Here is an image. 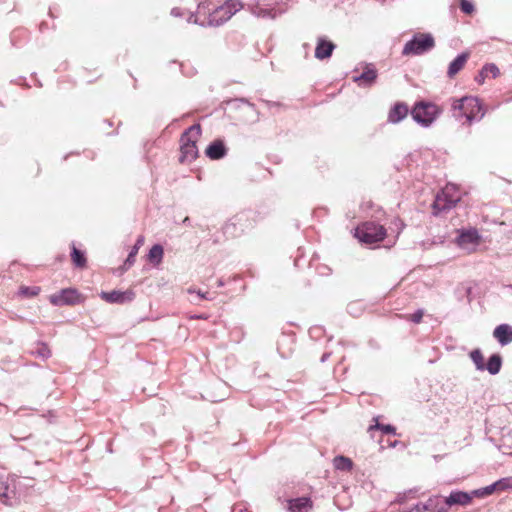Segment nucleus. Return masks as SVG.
Here are the masks:
<instances>
[{
  "instance_id": "f257e3e1",
  "label": "nucleus",
  "mask_w": 512,
  "mask_h": 512,
  "mask_svg": "<svg viewBox=\"0 0 512 512\" xmlns=\"http://www.w3.org/2000/svg\"><path fill=\"white\" fill-rule=\"evenodd\" d=\"M242 8L239 0H202L196 14H190L187 23L218 26L229 20Z\"/></svg>"
},
{
  "instance_id": "f03ea898",
  "label": "nucleus",
  "mask_w": 512,
  "mask_h": 512,
  "mask_svg": "<svg viewBox=\"0 0 512 512\" xmlns=\"http://www.w3.org/2000/svg\"><path fill=\"white\" fill-rule=\"evenodd\" d=\"M452 113L458 120H464V124L471 125L475 120H480L485 115V109L479 98L464 96L452 100Z\"/></svg>"
},
{
  "instance_id": "7ed1b4c3",
  "label": "nucleus",
  "mask_w": 512,
  "mask_h": 512,
  "mask_svg": "<svg viewBox=\"0 0 512 512\" xmlns=\"http://www.w3.org/2000/svg\"><path fill=\"white\" fill-rule=\"evenodd\" d=\"M201 127L200 125H192L189 127L181 136L180 139V161L182 163H190L196 159L198 155V149L196 142L200 138Z\"/></svg>"
},
{
  "instance_id": "20e7f679",
  "label": "nucleus",
  "mask_w": 512,
  "mask_h": 512,
  "mask_svg": "<svg viewBox=\"0 0 512 512\" xmlns=\"http://www.w3.org/2000/svg\"><path fill=\"white\" fill-rule=\"evenodd\" d=\"M462 193L455 184H447L437 195L432 205L434 214L451 209L461 200Z\"/></svg>"
},
{
  "instance_id": "39448f33",
  "label": "nucleus",
  "mask_w": 512,
  "mask_h": 512,
  "mask_svg": "<svg viewBox=\"0 0 512 512\" xmlns=\"http://www.w3.org/2000/svg\"><path fill=\"white\" fill-rule=\"evenodd\" d=\"M440 112L441 109L436 104L421 101L415 104L411 110V115L417 123L429 126L435 121Z\"/></svg>"
},
{
  "instance_id": "423d86ee",
  "label": "nucleus",
  "mask_w": 512,
  "mask_h": 512,
  "mask_svg": "<svg viewBox=\"0 0 512 512\" xmlns=\"http://www.w3.org/2000/svg\"><path fill=\"white\" fill-rule=\"evenodd\" d=\"M435 46L434 38L428 33H417L408 41L404 48V55H421Z\"/></svg>"
},
{
  "instance_id": "0eeeda50",
  "label": "nucleus",
  "mask_w": 512,
  "mask_h": 512,
  "mask_svg": "<svg viewBox=\"0 0 512 512\" xmlns=\"http://www.w3.org/2000/svg\"><path fill=\"white\" fill-rule=\"evenodd\" d=\"M355 237L361 243L373 246L384 239V231L382 226L367 222L356 228Z\"/></svg>"
},
{
  "instance_id": "6e6552de",
  "label": "nucleus",
  "mask_w": 512,
  "mask_h": 512,
  "mask_svg": "<svg viewBox=\"0 0 512 512\" xmlns=\"http://www.w3.org/2000/svg\"><path fill=\"white\" fill-rule=\"evenodd\" d=\"M50 302L56 306L74 305L82 301V297L76 289H63L59 293L49 297Z\"/></svg>"
},
{
  "instance_id": "1a4fd4ad",
  "label": "nucleus",
  "mask_w": 512,
  "mask_h": 512,
  "mask_svg": "<svg viewBox=\"0 0 512 512\" xmlns=\"http://www.w3.org/2000/svg\"><path fill=\"white\" fill-rule=\"evenodd\" d=\"M405 512H447L443 500L439 496L430 497L425 502H419Z\"/></svg>"
},
{
  "instance_id": "9d476101",
  "label": "nucleus",
  "mask_w": 512,
  "mask_h": 512,
  "mask_svg": "<svg viewBox=\"0 0 512 512\" xmlns=\"http://www.w3.org/2000/svg\"><path fill=\"white\" fill-rule=\"evenodd\" d=\"M100 297L108 303L123 304L131 302L135 298V293L133 290H113L111 292H101Z\"/></svg>"
},
{
  "instance_id": "9b49d317",
  "label": "nucleus",
  "mask_w": 512,
  "mask_h": 512,
  "mask_svg": "<svg viewBox=\"0 0 512 512\" xmlns=\"http://www.w3.org/2000/svg\"><path fill=\"white\" fill-rule=\"evenodd\" d=\"M458 244L464 249L474 250L480 244V236L475 230L462 232L458 237Z\"/></svg>"
},
{
  "instance_id": "f8f14e48",
  "label": "nucleus",
  "mask_w": 512,
  "mask_h": 512,
  "mask_svg": "<svg viewBox=\"0 0 512 512\" xmlns=\"http://www.w3.org/2000/svg\"><path fill=\"white\" fill-rule=\"evenodd\" d=\"M251 12L258 18L273 19L281 12H278L275 8L270 7L268 4L257 2L251 6Z\"/></svg>"
},
{
  "instance_id": "ddd939ff",
  "label": "nucleus",
  "mask_w": 512,
  "mask_h": 512,
  "mask_svg": "<svg viewBox=\"0 0 512 512\" xmlns=\"http://www.w3.org/2000/svg\"><path fill=\"white\" fill-rule=\"evenodd\" d=\"M287 509L289 512H310L312 502L308 497H300L287 501Z\"/></svg>"
},
{
  "instance_id": "4468645a",
  "label": "nucleus",
  "mask_w": 512,
  "mask_h": 512,
  "mask_svg": "<svg viewBox=\"0 0 512 512\" xmlns=\"http://www.w3.org/2000/svg\"><path fill=\"white\" fill-rule=\"evenodd\" d=\"M471 501H472V496L469 495L468 493L462 492V491H455V492H452L447 498H445V500H443V504L445 507L452 506L455 504L465 506V505L470 504Z\"/></svg>"
},
{
  "instance_id": "2eb2a0df",
  "label": "nucleus",
  "mask_w": 512,
  "mask_h": 512,
  "mask_svg": "<svg viewBox=\"0 0 512 512\" xmlns=\"http://www.w3.org/2000/svg\"><path fill=\"white\" fill-rule=\"evenodd\" d=\"M335 45L324 38H319L316 48L315 57L319 60L327 59L332 55Z\"/></svg>"
},
{
  "instance_id": "dca6fc26",
  "label": "nucleus",
  "mask_w": 512,
  "mask_h": 512,
  "mask_svg": "<svg viewBox=\"0 0 512 512\" xmlns=\"http://www.w3.org/2000/svg\"><path fill=\"white\" fill-rule=\"evenodd\" d=\"M493 336L501 345H507L512 342V326L501 324L493 331Z\"/></svg>"
},
{
  "instance_id": "f3484780",
  "label": "nucleus",
  "mask_w": 512,
  "mask_h": 512,
  "mask_svg": "<svg viewBox=\"0 0 512 512\" xmlns=\"http://www.w3.org/2000/svg\"><path fill=\"white\" fill-rule=\"evenodd\" d=\"M352 79L359 86H362V87L370 86L376 79V72L372 67L367 66L365 68L364 72H362L359 75H354L352 77Z\"/></svg>"
},
{
  "instance_id": "a211bd4d",
  "label": "nucleus",
  "mask_w": 512,
  "mask_h": 512,
  "mask_svg": "<svg viewBox=\"0 0 512 512\" xmlns=\"http://www.w3.org/2000/svg\"><path fill=\"white\" fill-rule=\"evenodd\" d=\"M409 108L404 103H396L389 111L388 119L392 123H398L407 117Z\"/></svg>"
},
{
  "instance_id": "6ab92c4d",
  "label": "nucleus",
  "mask_w": 512,
  "mask_h": 512,
  "mask_svg": "<svg viewBox=\"0 0 512 512\" xmlns=\"http://www.w3.org/2000/svg\"><path fill=\"white\" fill-rule=\"evenodd\" d=\"M469 58V54L468 53H462L460 55H458L449 65L448 67V71H447V74L450 78H453L456 76V74L461 71L467 60Z\"/></svg>"
},
{
  "instance_id": "aec40b11",
  "label": "nucleus",
  "mask_w": 512,
  "mask_h": 512,
  "mask_svg": "<svg viewBox=\"0 0 512 512\" xmlns=\"http://www.w3.org/2000/svg\"><path fill=\"white\" fill-rule=\"evenodd\" d=\"M500 74L499 68L493 64H486L482 67L481 71L479 72L478 76H476L475 80L479 84H483L485 79L488 77L496 78Z\"/></svg>"
},
{
  "instance_id": "412c9836",
  "label": "nucleus",
  "mask_w": 512,
  "mask_h": 512,
  "mask_svg": "<svg viewBox=\"0 0 512 512\" xmlns=\"http://www.w3.org/2000/svg\"><path fill=\"white\" fill-rule=\"evenodd\" d=\"M226 154V149L221 141H214L206 149V155L213 160L220 159Z\"/></svg>"
},
{
  "instance_id": "4be33fe9",
  "label": "nucleus",
  "mask_w": 512,
  "mask_h": 512,
  "mask_svg": "<svg viewBox=\"0 0 512 512\" xmlns=\"http://www.w3.org/2000/svg\"><path fill=\"white\" fill-rule=\"evenodd\" d=\"M163 256H164L163 247L159 244H155L149 250L147 259L154 267H158L163 260Z\"/></svg>"
},
{
  "instance_id": "5701e85b",
  "label": "nucleus",
  "mask_w": 512,
  "mask_h": 512,
  "mask_svg": "<svg viewBox=\"0 0 512 512\" xmlns=\"http://www.w3.org/2000/svg\"><path fill=\"white\" fill-rule=\"evenodd\" d=\"M374 424L368 427V434L371 439L381 443L382 438L384 436V425L380 423V417H376L373 419Z\"/></svg>"
},
{
  "instance_id": "b1692460",
  "label": "nucleus",
  "mask_w": 512,
  "mask_h": 512,
  "mask_svg": "<svg viewBox=\"0 0 512 512\" xmlns=\"http://www.w3.org/2000/svg\"><path fill=\"white\" fill-rule=\"evenodd\" d=\"M333 466L337 470L349 471L352 469L353 463L350 458L337 456L333 460Z\"/></svg>"
},
{
  "instance_id": "393cba45",
  "label": "nucleus",
  "mask_w": 512,
  "mask_h": 512,
  "mask_svg": "<svg viewBox=\"0 0 512 512\" xmlns=\"http://www.w3.org/2000/svg\"><path fill=\"white\" fill-rule=\"evenodd\" d=\"M501 357L497 354L495 355H492L489 360H488V363L486 365V369L491 373V374H496L499 372L500 368H501Z\"/></svg>"
},
{
  "instance_id": "a878e982",
  "label": "nucleus",
  "mask_w": 512,
  "mask_h": 512,
  "mask_svg": "<svg viewBox=\"0 0 512 512\" xmlns=\"http://www.w3.org/2000/svg\"><path fill=\"white\" fill-rule=\"evenodd\" d=\"M71 257H72V261L73 263L78 266V267H84L85 266V263H86V259H85V256L84 254L78 250L75 246H73L72 248V254H71Z\"/></svg>"
},
{
  "instance_id": "bb28decb",
  "label": "nucleus",
  "mask_w": 512,
  "mask_h": 512,
  "mask_svg": "<svg viewBox=\"0 0 512 512\" xmlns=\"http://www.w3.org/2000/svg\"><path fill=\"white\" fill-rule=\"evenodd\" d=\"M470 357H471L472 361L475 363L477 369H479V370L485 369L484 357L479 349L473 350L470 353Z\"/></svg>"
},
{
  "instance_id": "cd10ccee",
  "label": "nucleus",
  "mask_w": 512,
  "mask_h": 512,
  "mask_svg": "<svg viewBox=\"0 0 512 512\" xmlns=\"http://www.w3.org/2000/svg\"><path fill=\"white\" fill-rule=\"evenodd\" d=\"M143 242H144V238L139 237L136 244L134 245V247L132 248L131 252L129 253V255L126 259V264L132 265L134 263L135 256L137 255L138 250L141 247V245L143 244Z\"/></svg>"
},
{
  "instance_id": "c85d7f7f",
  "label": "nucleus",
  "mask_w": 512,
  "mask_h": 512,
  "mask_svg": "<svg viewBox=\"0 0 512 512\" xmlns=\"http://www.w3.org/2000/svg\"><path fill=\"white\" fill-rule=\"evenodd\" d=\"M497 491H505L512 488V477L502 478L495 482Z\"/></svg>"
},
{
  "instance_id": "c756f323",
  "label": "nucleus",
  "mask_w": 512,
  "mask_h": 512,
  "mask_svg": "<svg viewBox=\"0 0 512 512\" xmlns=\"http://www.w3.org/2000/svg\"><path fill=\"white\" fill-rule=\"evenodd\" d=\"M40 292V288L37 286L33 287H21L19 290V294L24 297H34L38 295Z\"/></svg>"
},
{
  "instance_id": "7c9ffc66",
  "label": "nucleus",
  "mask_w": 512,
  "mask_h": 512,
  "mask_svg": "<svg viewBox=\"0 0 512 512\" xmlns=\"http://www.w3.org/2000/svg\"><path fill=\"white\" fill-rule=\"evenodd\" d=\"M35 353H36L37 355H39L40 357H42L43 359H46V358L50 357V355H51V351H50V349H49V348H48V346H47V345H45V344H40V345L37 347V349H36Z\"/></svg>"
},
{
  "instance_id": "2f4dec72",
  "label": "nucleus",
  "mask_w": 512,
  "mask_h": 512,
  "mask_svg": "<svg viewBox=\"0 0 512 512\" xmlns=\"http://www.w3.org/2000/svg\"><path fill=\"white\" fill-rule=\"evenodd\" d=\"M495 491H497V490H496L495 483H493L492 485L485 487L483 490H476L473 493L477 496H487V495H491Z\"/></svg>"
},
{
  "instance_id": "473e14b6",
  "label": "nucleus",
  "mask_w": 512,
  "mask_h": 512,
  "mask_svg": "<svg viewBox=\"0 0 512 512\" xmlns=\"http://www.w3.org/2000/svg\"><path fill=\"white\" fill-rule=\"evenodd\" d=\"M460 8L466 14H472L474 12V5L468 0H461Z\"/></svg>"
},
{
  "instance_id": "72a5a7b5",
  "label": "nucleus",
  "mask_w": 512,
  "mask_h": 512,
  "mask_svg": "<svg viewBox=\"0 0 512 512\" xmlns=\"http://www.w3.org/2000/svg\"><path fill=\"white\" fill-rule=\"evenodd\" d=\"M423 315V310H417L415 313L410 314L408 319L414 323H420L422 321Z\"/></svg>"
},
{
  "instance_id": "f704fd0d",
  "label": "nucleus",
  "mask_w": 512,
  "mask_h": 512,
  "mask_svg": "<svg viewBox=\"0 0 512 512\" xmlns=\"http://www.w3.org/2000/svg\"><path fill=\"white\" fill-rule=\"evenodd\" d=\"M190 14H191V13H188V12H186L184 9H182V8H178V7L173 8V9L171 10V15H172V16H174V17H186V20L188 19V17H189V15H190Z\"/></svg>"
},
{
  "instance_id": "c9c22d12",
  "label": "nucleus",
  "mask_w": 512,
  "mask_h": 512,
  "mask_svg": "<svg viewBox=\"0 0 512 512\" xmlns=\"http://www.w3.org/2000/svg\"><path fill=\"white\" fill-rule=\"evenodd\" d=\"M187 292H188L189 294H196V296H197V298H198L199 300H201V299H210V298L207 296V293H203V292H201L200 290H196V289H194V288H189V289L187 290Z\"/></svg>"
},
{
  "instance_id": "e433bc0d",
  "label": "nucleus",
  "mask_w": 512,
  "mask_h": 512,
  "mask_svg": "<svg viewBox=\"0 0 512 512\" xmlns=\"http://www.w3.org/2000/svg\"><path fill=\"white\" fill-rule=\"evenodd\" d=\"M232 512H250L248 508L243 504H236L232 508Z\"/></svg>"
},
{
  "instance_id": "4c0bfd02",
  "label": "nucleus",
  "mask_w": 512,
  "mask_h": 512,
  "mask_svg": "<svg viewBox=\"0 0 512 512\" xmlns=\"http://www.w3.org/2000/svg\"><path fill=\"white\" fill-rule=\"evenodd\" d=\"M511 438V434H507L503 437L502 441H503V446H507L509 449H510V452L512 454V445H509V440Z\"/></svg>"
},
{
  "instance_id": "58836bf2",
  "label": "nucleus",
  "mask_w": 512,
  "mask_h": 512,
  "mask_svg": "<svg viewBox=\"0 0 512 512\" xmlns=\"http://www.w3.org/2000/svg\"><path fill=\"white\" fill-rule=\"evenodd\" d=\"M385 430H386V434H388V433L393 432V431H394V428H393V427H391L390 425H386Z\"/></svg>"
},
{
  "instance_id": "ea45409f",
  "label": "nucleus",
  "mask_w": 512,
  "mask_h": 512,
  "mask_svg": "<svg viewBox=\"0 0 512 512\" xmlns=\"http://www.w3.org/2000/svg\"><path fill=\"white\" fill-rule=\"evenodd\" d=\"M415 494H416V491H413V490H410L408 492V495H409L410 498H415Z\"/></svg>"
},
{
  "instance_id": "a19ab883",
  "label": "nucleus",
  "mask_w": 512,
  "mask_h": 512,
  "mask_svg": "<svg viewBox=\"0 0 512 512\" xmlns=\"http://www.w3.org/2000/svg\"><path fill=\"white\" fill-rule=\"evenodd\" d=\"M2 495H3L4 497H6V498H9V497H10V496H9V492H8V490H7L6 492H4Z\"/></svg>"
}]
</instances>
